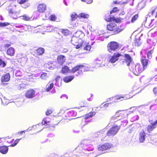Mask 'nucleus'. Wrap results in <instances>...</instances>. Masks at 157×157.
Returning a JSON list of instances; mask_svg holds the SVG:
<instances>
[{
	"label": "nucleus",
	"instance_id": "nucleus-37",
	"mask_svg": "<svg viewBox=\"0 0 157 157\" xmlns=\"http://www.w3.org/2000/svg\"><path fill=\"white\" fill-rule=\"evenodd\" d=\"M135 45L137 47L140 46L141 44L140 38L136 39L134 40Z\"/></svg>",
	"mask_w": 157,
	"mask_h": 157
},
{
	"label": "nucleus",
	"instance_id": "nucleus-11",
	"mask_svg": "<svg viewBox=\"0 0 157 157\" xmlns=\"http://www.w3.org/2000/svg\"><path fill=\"white\" fill-rule=\"evenodd\" d=\"M140 62L143 68L146 69L149 65V61L145 56L142 57L140 59Z\"/></svg>",
	"mask_w": 157,
	"mask_h": 157
},
{
	"label": "nucleus",
	"instance_id": "nucleus-45",
	"mask_svg": "<svg viewBox=\"0 0 157 157\" xmlns=\"http://www.w3.org/2000/svg\"><path fill=\"white\" fill-rule=\"evenodd\" d=\"M82 144L78 146L76 148V151L78 153H81L82 151Z\"/></svg>",
	"mask_w": 157,
	"mask_h": 157
},
{
	"label": "nucleus",
	"instance_id": "nucleus-50",
	"mask_svg": "<svg viewBox=\"0 0 157 157\" xmlns=\"http://www.w3.org/2000/svg\"><path fill=\"white\" fill-rule=\"evenodd\" d=\"M9 25V23L8 22L2 23L0 22V27H3L7 26Z\"/></svg>",
	"mask_w": 157,
	"mask_h": 157
},
{
	"label": "nucleus",
	"instance_id": "nucleus-34",
	"mask_svg": "<svg viewBox=\"0 0 157 157\" xmlns=\"http://www.w3.org/2000/svg\"><path fill=\"white\" fill-rule=\"evenodd\" d=\"M78 105L81 107H85L87 106L88 104L84 101L81 100L79 101Z\"/></svg>",
	"mask_w": 157,
	"mask_h": 157
},
{
	"label": "nucleus",
	"instance_id": "nucleus-6",
	"mask_svg": "<svg viewBox=\"0 0 157 157\" xmlns=\"http://www.w3.org/2000/svg\"><path fill=\"white\" fill-rule=\"evenodd\" d=\"M113 147V144L109 143H105L98 146V150L99 151H103L109 150Z\"/></svg>",
	"mask_w": 157,
	"mask_h": 157
},
{
	"label": "nucleus",
	"instance_id": "nucleus-18",
	"mask_svg": "<svg viewBox=\"0 0 157 157\" xmlns=\"http://www.w3.org/2000/svg\"><path fill=\"white\" fill-rule=\"evenodd\" d=\"M6 10L8 11L9 14L11 16L12 15L16 13L13 6H9L6 8Z\"/></svg>",
	"mask_w": 157,
	"mask_h": 157
},
{
	"label": "nucleus",
	"instance_id": "nucleus-10",
	"mask_svg": "<svg viewBox=\"0 0 157 157\" xmlns=\"http://www.w3.org/2000/svg\"><path fill=\"white\" fill-rule=\"evenodd\" d=\"M17 85L16 86L17 90H22L24 89H26V86L27 85L25 83L21 82L19 80H17L16 81Z\"/></svg>",
	"mask_w": 157,
	"mask_h": 157
},
{
	"label": "nucleus",
	"instance_id": "nucleus-52",
	"mask_svg": "<svg viewBox=\"0 0 157 157\" xmlns=\"http://www.w3.org/2000/svg\"><path fill=\"white\" fill-rule=\"evenodd\" d=\"M52 112V111L51 109H48L46 112V115L47 116H48L51 114Z\"/></svg>",
	"mask_w": 157,
	"mask_h": 157
},
{
	"label": "nucleus",
	"instance_id": "nucleus-48",
	"mask_svg": "<svg viewBox=\"0 0 157 157\" xmlns=\"http://www.w3.org/2000/svg\"><path fill=\"white\" fill-rule=\"evenodd\" d=\"M6 64L5 62L3 61L2 59H0V66L2 67H4L6 66Z\"/></svg>",
	"mask_w": 157,
	"mask_h": 157
},
{
	"label": "nucleus",
	"instance_id": "nucleus-30",
	"mask_svg": "<svg viewBox=\"0 0 157 157\" xmlns=\"http://www.w3.org/2000/svg\"><path fill=\"white\" fill-rule=\"evenodd\" d=\"M112 21H113L116 23H120L122 22L123 19L121 17H116L114 16H112Z\"/></svg>",
	"mask_w": 157,
	"mask_h": 157
},
{
	"label": "nucleus",
	"instance_id": "nucleus-42",
	"mask_svg": "<svg viewBox=\"0 0 157 157\" xmlns=\"http://www.w3.org/2000/svg\"><path fill=\"white\" fill-rule=\"evenodd\" d=\"M22 139V138H21L20 139H16L14 141V143L10 145L9 146L11 147H13L15 146L18 143L19 141Z\"/></svg>",
	"mask_w": 157,
	"mask_h": 157
},
{
	"label": "nucleus",
	"instance_id": "nucleus-25",
	"mask_svg": "<svg viewBox=\"0 0 157 157\" xmlns=\"http://www.w3.org/2000/svg\"><path fill=\"white\" fill-rule=\"evenodd\" d=\"M95 114V112H90L84 115V119L85 120L87 119L92 117L93 116H94Z\"/></svg>",
	"mask_w": 157,
	"mask_h": 157
},
{
	"label": "nucleus",
	"instance_id": "nucleus-31",
	"mask_svg": "<svg viewBox=\"0 0 157 157\" xmlns=\"http://www.w3.org/2000/svg\"><path fill=\"white\" fill-rule=\"evenodd\" d=\"M61 32L64 36H68L70 33V32L67 29H60Z\"/></svg>",
	"mask_w": 157,
	"mask_h": 157
},
{
	"label": "nucleus",
	"instance_id": "nucleus-21",
	"mask_svg": "<svg viewBox=\"0 0 157 157\" xmlns=\"http://www.w3.org/2000/svg\"><path fill=\"white\" fill-rule=\"evenodd\" d=\"M43 125L41 124H38L33 126V129L36 132H38L41 131L43 129Z\"/></svg>",
	"mask_w": 157,
	"mask_h": 157
},
{
	"label": "nucleus",
	"instance_id": "nucleus-7",
	"mask_svg": "<svg viewBox=\"0 0 157 157\" xmlns=\"http://www.w3.org/2000/svg\"><path fill=\"white\" fill-rule=\"evenodd\" d=\"M124 57L125 58L124 59H123L120 60L121 64L123 65L126 64L127 66H129L132 61V57L130 55L127 54H124Z\"/></svg>",
	"mask_w": 157,
	"mask_h": 157
},
{
	"label": "nucleus",
	"instance_id": "nucleus-33",
	"mask_svg": "<svg viewBox=\"0 0 157 157\" xmlns=\"http://www.w3.org/2000/svg\"><path fill=\"white\" fill-rule=\"evenodd\" d=\"M89 15L88 14L84 13H80L78 16V17L82 18L84 19H87L89 18Z\"/></svg>",
	"mask_w": 157,
	"mask_h": 157
},
{
	"label": "nucleus",
	"instance_id": "nucleus-59",
	"mask_svg": "<svg viewBox=\"0 0 157 157\" xmlns=\"http://www.w3.org/2000/svg\"><path fill=\"white\" fill-rule=\"evenodd\" d=\"M10 45H11L10 44H6L4 45V47L5 48H8L10 46Z\"/></svg>",
	"mask_w": 157,
	"mask_h": 157
},
{
	"label": "nucleus",
	"instance_id": "nucleus-28",
	"mask_svg": "<svg viewBox=\"0 0 157 157\" xmlns=\"http://www.w3.org/2000/svg\"><path fill=\"white\" fill-rule=\"evenodd\" d=\"M15 54V50L12 47H10L9 48L7 51L6 54L9 56H13Z\"/></svg>",
	"mask_w": 157,
	"mask_h": 157
},
{
	"label": "nucleus",
	"instance_id": "nucleus-54",
	"mask_svg": "<svg viewBox=\"0 0 157 157\" xmlns=\"http://www.w3.org/2000/svg\"><path fill=\"white\" fill-rule=\"evenodd\" d=\"M82 2H86L87 4H90L93 2L92 0H81Z\"/></svg>",
	"mask_w": 157,
	"mask_h": 157
},
{
	"label": "nucleus",
	"instance_id": "nucleus-8",
	"mask_svg": "<svg viewBox=\"0 0 157 157\" xmlns=\"http://www.w3.org/2000/svg\"><path fill=\"white\" fill-rule=\"evenodd\" d=\"M35 91L33 89H30L26 91L25 96L26 98L31 99L35 97Z\"/></svg>",
	"mask_w": 157,
	"mask_h": 157
},
{
	"label": "nucleus",
	"instance_id": "nucleus-2",
	"mask_svg": "<svg viewBox=\"0 0 157 157\" xmlns=\"http://www.w3.org/2000/svg\"><path fill=\"white\" fill-rule=\"evenodd\" d=\"M85 66L83 64H79L73 67L70 70L67 66L65 65L62 67L60 72L63 74L66 75L70 72L74 74L78 71L76 75H78L82 74V69L83 68L85 69Z\"/></svg>",
	"mask_w": 157,
	"mask_h": 157
},
{
	"label": "nucleus",
	"instance_id": "nucleus-57",
	"mask_svg": "<svg viewBox=\"0 0 157 157\" xmlns=\"http://www.w3.org/2000/svg\"><path fill=\"white\" fill-rule=\"evenodd\" d=\"M153 92L154 94H157V87H155L153 89Z\"/></svg>",
	"mask_w": 157,
	"mask_h": 157
},
{
	"label": "nucleus",
	"instance_id": "nucleus-49",
	"mask_svg": "<svg viewBox=\"0 0 157 157\" xmlns=\"http://www.w3.org/2000/svg\"><path fill=\"white\" fill-rule=\"evenodd\" d=\"M60 78V76H57L55 79V80L56 81L55 85H58L59 86L58 84H57V82L59 81V80Z\"/></svg>",
	"mask_w": 157,
	"mask_h": 157
},
{
	"label": "nucleus",
	"instance_id": "nucleus-51",
	"mask_svg": "<svg viewBox=\"0 0 157 157\" xmlns=\"http://www.w3.org/2000/svg\"><path fill=\"white\" fill-rule=\"evenodd\" d=\"M119 10H118V8L117 7H114L112 10L111 11H110V14H112V13L113 12H116V11H118Z\"/></svg>",
	"mask_w": 157,
	"mask_h": 157
},
{
	"label": "nucleus",
	"instance_id": "nucleus-19",
	"mask_svg": "<svg viewBox=\"0 0 157 157\" xmlns=\"http://www.w3.org/2000/svg\"><path fill=\"white\" fill-rule=\"evenodd\" d=\"M28 1L29 0H17V2L19 4H25L24 5L23 7L24 8H25L28 7L30 5L29 3L28 2Z\"/></svg>",
	"mask_w": 157,
	"mask_h": 157
},
{
	"label": "nucleus",
	"instance_id": "nucleus-17",
	"mask_svg": "<svg viewBox=\"0 0 157 157\" xmlns=\"http://www.w3.org/2000/svg\"><path fill=\"white\" fill-rule=\"evenodd\" d=\"M10 74L7 73L1 77V80L2 82H7L10 80Z\"/></svg>",
	"mask_w": 157,
	"mask_h": 157
},
{
	"label": "nucleus",
	"instance_id": "nucleus-44",
	"mask_svg": "<svg viewBox=\"0 0 157 157\" xmlns=\"http://www.w3.org/2000/svg\"><path fill=\"white\" fill-rule=\"evenodd\" d=\"M48 77L47 74L46 73H43L40 76V78L43 80H45Z\"/></svg>",
	"mask_w": 157,
	"mask_h": 157
},
{
	"label": "nucleus",
	"instance_id": "nucleus-46",
	"mask_svg": "<svg viewBox=\"0 0 157 157\" xmlns=\"http://www.w3.org/2000/svg\"><path fill=\"white\" fill-rule=\"evenodd\" d=\"M2 103L4 105H6L9 103V100L5 97L1 100Z\"/></svg>",
	"mask_w": 157,
	"mask_h": 157
},
{
	"label": "nucleus",
	"instance_id": "nucleus-3",
	"mask_svg": "<svg viewBox=\"0 0 157 157\" xmlns=\"http://www.w3.org/2000/svg\"><path fill=\"white\" fill-rule=\"evenodd\" d=\"M130 70L134 75L138 76L145 70L140 63H137L131 67Z\"/></svg>",
	"mask_w": 157,
	"mask_h": 157
},
{
	"label": "nucleus",
	"instance_id": "nucleus-36",
	"mask_svg": "<svg viewBox=\"0 0 157 157\" xmlns=\"http://www.w3.org/2000/svg\"><path fill=\"white\" fill-rule=\"evenodd\" d=\"M112 17H111L110 15L109 14H106L104 17L105 20L108 22L112 21Z\"/></svg>",
	"mask_w": 157,
	"mask_h": 157
},
{
	"label": "nucleus",
	"instance_id": "nucleus-58",
	"mask_svg": "<svg viewBox=\"0 0 157 157\" xmlns=\"http://www.w3.org/2000/svg\"><path fill=\"white\" fill-rule=\"evenodd\" d=\"M94 148H90L89 147H88V148H86L85 149L86 150H87L88 151H92L94 150Z\"/></svg>",
	"mask_w": 157,
	"mask_h": 157
},
{
	"label": "nucleus",
	"instance_id": "nucleus-16",
	"mask_svg": "<svg viewBox=\"0 0 157 157\" xmlns=\"http://www.w3.org/2000/svg\"><path fill=\"white\" fill-rule=\"evenodd\" d=\"M124 30V28H122L121 26H118L117 25L112 31L113 35H117L119 33Z\"/></svg>",
	"mask_w": 157,
	"mask_h": 157
},
{
	"label": "nucleus",
	"instance_id": "nucleus-60",
	"mask_svg": "<svg viewBox=\"0 0 157 157\" xmlns=\"http://www.w3.org/2000/svg\"><path fill=\"white\" fill-rule=\"evenodd\" d=\"M110 104H111V103H106L104 105V106L105 107H107L109 106V105Z\"/></svg>",
	"mask_w": 157,
	"mask_h": 157
},
{
	"label": "nucleus",
	"instance_id": "nucleus-55",
	"mask_svg": "<svg viewBox=\"0 0 157 157\" xmlns=\"http://www.w3.org/2000/svg\"><path fill=\"white\" fill-rule=\"evenodd\" d=\"M125 14V12H124V10L123 9L121 11V12L120 13H119V16H122L124 15Z\"/></svg>",
	"mask_w": 157,
	"mask_h": 157
},
{
	"label": "nucleus",
	"instance_id": "nucleus-14",
	"mask_svg": "<svg viewBox=\"0 0 157 157\" xmlns=\"http://www.w3.org/2000/svg\"><path fill=\"white\" fill-rule=\"evenodd\" d=\"M65 56L63 55L58 56L57 57V63L60 65H62L65 62L66 59Z\"/></svg>",
	"mask_w": 157,
	"mask_h": 157
},
{
	"label": "nucleus",
	"instance_id": "nucleus-64",
	"mask_svg": "<svg viewBox=\"0 0 157 157\" xmlns=\"http://www.w3.org/2000/svg\"><path fill=\"white\" fill-rule=\"evenodd\" d=\"M65 49V51H64V52H67L68 51V50L67 49Z\"/></svg>",
	"mask_w": 157,
	"mask_h": 157
},
{
	"label": "nucleus",
	"instance_id": "nucleus-35",
	"mask_svg": "<svg viewBox=\"0 0 157 157\" xmlns=\"http://www.w3.org/2000/svg\"><path fill=\"white\" fill-rule=\"evenodd\" d=\"M154 50L152 49L149 51L147 53V56L148 59H150L152 58V54L153 53Z\"/></svg>",
	"mask_w": 157,
	"mask_h": 157
},
{
	"label": "nucleus",
	"instance_id": "nucleus-5",
	"mask_svg": "<svg viewBox=\"0 0 157 157\" xmlns=\"http://www.w3.org/2000/svg\"><path fill=\"white\" fill-rule=\"evenodd\" d=\"M120 128L119 126L115 125L113 126L106 133V135L108 136H113L116 135Z\"/></svg>",
	"mask_w": 157,
	"mask_h": 157
},
{
	"label": "nucleus",
	"instance_id": "nucleus-56",
	"mask_svg": "<svg viewBox=\"0 0 157 157\" xmlns=\"http://www.w3.org/2000/svg\"><path fill=\"white\" fill-rule=\"evenodd\" d=\"M124 98V96H116V99L117 100L121 99H123Z\"/></svg>",
	"mask_w": 157,
	"mask_h": 157
},
{
	"label": "nucleus",
	"instance_id": "nucleus-13",
	"mask_svg": "<svg viewBox=\"0 0 157 157\" xmlns=\"http://www.w3.org/2000/svg\"><path fill=\"white\" fill-rule=\"evenodd\" d=\"M157 126V119L153 122L151 123V124L148 125L147 128V130L150 132L154 129Z\"/></svg>",
	"mask_w": 157,
	"mask_h": 157
},
{
	"label": "nucleus",
	"instance_id": "nucleus-62",
	"mask_svg": "<svg viewBox=\"0 0 157 157\" xmlns=\"http://www.w3.org/2000/svg\"><path fill=\"white\" fill-rule=\"evenodd\" d=\"M3 4L2 0H0V7H1Z\"/></svg>",
	"mask_w": 157,
	"mask_h": 157
},
{
	"label": "nucleus",
	"instance_id": "nucleus-41",
	"mask_svg": "<svg viewBox=\"0 0 157 157\" xmlns=\"http://www.w3.org/2000/svg\"><path fill=\"white\" fill-rule=\"evenodd\" d=\"M139 16V15L138 14H135L132 17L131 20V22L132 23H134L138 19Z\"/></svg>",
	"mask_w": 157,
	"mask_h": 157
},
{
	"label": "nucleus",
	"instance_id": "nucleus-1",
	"mask_svg": "<svg viewBox=\"0 0 157 157\" xmlns=\"http://www.w3.org/2000/svg\"><path fill=\"white\" fill-rule=\"evenodd\" d=\"M84 33L81 31H78L75 33L71 40L72 44L76 46L75 48L78 49L82 45H86L84 49L87 51H89L91 48V46L86 44L84 39Z\"/></svg>",
	"mask_w": 157,
	"mask_h": 157
},
{
	"label": "nucleus",
	"instance_id": "nucleus-40",
	"mask_svg": "<svg viewBox=\"0 0 157 157\" xmlns=\"http://www.w3.org/2000/svg\"><path fill=\"white\" fill-rule=\"evenodd\" d=\"M50 122V121L48 120V119L46 118L44 119L42 122V124L45 125H49Z\"/></svg>",
	"mask_w": 157,
	"mask_h": 157
},
{
	"label": "nucleus",
	"instance_id": "nucleus-53",
	"mask_svg": "<svg viewBox=\"0 0 157 157\" xmlns=\"http://www.w3.org/2000/svg\"><path fill=\"white\" fill-rule=\"evenodd\" d=\"M25 132L24 131H21L18 132L17 136H19L22 135H25Z\"/></svg>",
	"mask_w": 157,
	"mask_h": 157
},
{
	"label": "nucleus",
	"instance_id": "nucleus-29",
	"mask_svg": "<svg viewBox=\"0 0 157 157\" xmlns=\"http://www.w3.org/2000/svg\"><path fill=\"white\" fill-rule=\"evenodd\" d=\"M36 51L37 55L38 56H40L44 53V49L43 48L40 47L37 48Z\"/></svg>",
	"mask_w": 157,
	"mask_h": 157
},
{
	"label": "nucleus",
	"instance_id": "nucleus-4",
	"mask_svg": "<svg viewBox=\"0 0 157 157\" xmlns=\"http://www.w3.org/2000/svg\"><path fill=\"white\" fill-rule=\"evenodd\" d=\"M119 43L115 41H111L109 42L107 46V50L110 52L112 51H115L119 48Z\"/></svg>",
	"mask_w": 157,
	"mask_h": 157
},
{
	"label": "nucleus",
	"instance_id": "nucleus-63",
	"mask_svg": "<svg viewBox=\"0 0 157 157\" xmlns=\"http://www.w3.org/2000/svg\"><path fill=\"white\" fill-rule=\"evenodd\" d=\"M113 3L114 4H117L119 3L117 1H114L113 2Z\"/></svg>",
	"mask_w": 157,
	"mask_h": 157
},
{
	"label": "nucleus",
	"instance_id": "nucleus-32",
	"mask_svg": "<svg viewBox=\"0 0 157 157\" xmlns=\"http://www.w3.org/2000/svg\"><path fill=\"white\" fill-rule=\"evenodd\" d=\"M63 118L62 117L59 116H58L56 117H55L54 120L55 121H57V123L56 124H54L52 126L53 127H55V126L57 125V124L61 121L63 120Z\"/></svg>",
	"mask_w": 157,
	"mask_h": 157
},
{
	"label": "nucleus",
	"instance_id": "nucleus-20",
	"mask_svg": "<svg viewBox=\"0 0 157 157\" xmlns=\"http://www.w3.org/2000/svg\"><path fill=\"white\" fill-rule=\"evenodd\" d=\"M75 78V76L73 75L67 76L63 78V80L65 83H68L71 81Z\"/></svg>",
	"mask_w": 157,
	"mask_h": 157
},
{
	"label": "nucleus",
	"instance_id": "nucleus-12",
	"mask_svg": "<svg viewBox=\"0 0 157 157\" xmlns=\"http://www.w3.org/2000/svg\"><path fill=\"white\" fill-rule=\"evenodd\" d=\"M121 55L119 53H114L112 56L111 58L108 60V62L111 63H114L118 59V57L121 56Z\"/></svg>",
	"mask_w": 157,
	"mask_h": 157
},
{
	"label": "nucleus",
	"instance_id": "nucleus-24",
	"mask_svg": "<svg viewBox=\"0 0 157 157\" xmlns=\"http://www.w3.org/2000/svg\"><path fill=\"white\" fill-rule=\"evenodd\" d=\"M145 136L146 133L144 131L140 133L139 140L140 143H143L144 142L145 140Z\"/></svg>",
	"mask_w": 157,
	"mask_h": 157
},
{
	"label": "nucleus",
	"instance_id": "nucleus-15",
	"mask_svg": "<svg viewBox=\"0 0 157 157\" xmlns=\"http://www.w3.org/2000/svg\"><path fill=\"white\" fill-rule=\"evenodd\" d=\"M67 116L71 119H74L73 117H75L77 115L76 111L75 110L72 109L69 111L67 113Z\"/></svg>",
	"mask_w": 157,
	"mask_h": 157
},
{
	"label": "nucleus",
	"instance_id": "nucleus-47",
	"mask_svg": "<svg viewBox=\"0 0 157 157\" xmlns=\"http://www.w3.org/2000/svg\"><path fill=\"white\" fill-rule=\"evenodd\" d=\"M21 17H22V19L26 21H29L31 18V17H30L26 15H24L23 16H22Z\"/></svg>",
	"mask_w": 157,
	"mask_h": 157
},
{
	"label": "nucleus",
	"instance_id": "nucleus-22",
	"mask_svg": "<svg viewBox=\"0 0 157 157\" xmlns=\"http://www.w3.org/2000/svg\"><path fill=\"white\" fill-rule=\"evenodd\" d=\"M116 25L117 24L115 23H110L107 25V29L109 31L112 32Z\"/></svg>",
	"mask_w": 157,
	"mask_h": 157
},
{
	"label": "nucleus",
	"instance_id": "nucleus-61",
	"mask_svg": "<svg viewBox=\"0 0 157 157\" xmlns=\"http://www.w3.org/2000/svg\"><path fill=\"white\" fill-rule=\"evenodd\" d=\"M20 73V74H21V72L20 71H17V72L16 73V74H15V75H16V76H20V75H19L18 74V73Z\"/></svg>",
	"mask_w": 157,
	"mask_h": 157
},
{
	"label": "nucleus",
	"instance_id": "nucleus-43",
	"mask_svg": "<svg viewBox=\"0 0 157 157\" xmlns=\"http://www.w3.org/2000/svg\"><path fill=\"white\" fill-rule=\"evenodd\" d=\"M49 19L50 21H55L57 19V17L54 14H52L50 16Z\"/></svg>",
	"mask_w": 157,
	"mask_h": 157
},
{
	"label": "nucleus",
	"instance_id": "nucleus-23",
	"mask_svg": "<svg viewBox=\"0 0 157 157\" xmlns=\"http://www.w3.org/2000/svg\"><path fill=\"white\" fill-rule=\"evenodd\" d=\"M46 6L45 4H39L37 7V10L40 13H42L44 12L46 10Z\"/></svg>",
	"mask_w": 157,
	"mask_h": 157
},
{
	"label": "nucleus",
	"instance_id": "nucleus-38",
	"mask_svg": "<svg viewBox=\"0 0 157 157\" xmlns=\"http://www.w3.org/2000/svg\"><path fill=\"white\" fill-rule=\"evenodd\" d=\"M150 13H151V15L152 16L154 15L155 13V18H157V6L154 9V10H152Z\"/></svg>",
	"mask_w": 157,
	"mask_h": 157
},
{
	"label": "nucleus",
	"instance_id": "nucleus-9",
	"mask_svg": "<svg viewBox=\"0 0 157 157\" xmlns=\"http://www.w3.org/2000/svg\"><path fill=\"white\" fill-rule=\"evenodd\" d=\"M128 115V114L126 111L120 110L117 112L115 115L113 116L112 117L111 119L113 120H114L115 119V118L118 116L124 117L125 116H127Z\"/></svg>",
	"mask_w": 157,
	"mask_h": 157
},
{
	"label": "nucleus",
	"instance_id": "nucleus-27",
	"mask_svg": "<svg viewBox=\"0 0 157 157\" xmlns=\"http://www.w3.org/2000/svg\"><path fill=\"white\" fill-rule=\"evenodd\" d=\"M8 150V147L6 146H3L0 147V152L2 154H6L7 153Z\"/></svg>",
	"mask_w": 157,
	"mask_h": 157
},
{
	"label": "nucleus",
	"instance_id": "nucleus-39",
	"mask_svg": "<svg viewBox=\"0 0 157 157\" xmlns=\"http://www.w3.org/2000/svg\"><path fill=\"white\" fill-rule=\"evenodd\" d=\"M78 17V16L76 13H73L71 16V21H74Z\"/></svg>",
	"mask_w": 157,
	"mask_h": 157
},
{
	"label": "nucleus",
	"instance_id": "nucleus-26",
	"mask_svg": "<svg viewBox=\"0 0 157 157\" xmlns=\"http://www.w3.org/2000/svg\"><path fill=\"white\" fill-rule=\"evenodd\" d=\"M54 87V84L49 81L47 84L46 86L45 90L47 92L50 91Z\"/></svg>",
	"mask_w": 157,
	"mask_h": 157
}]
</instances>
